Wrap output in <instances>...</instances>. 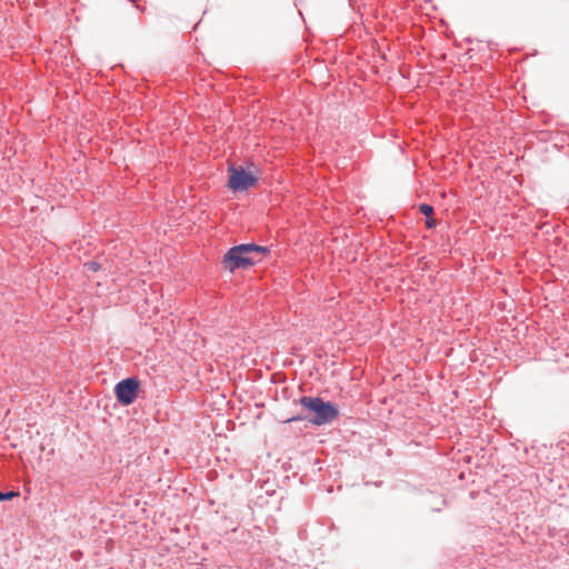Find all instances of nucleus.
<instances>
[{
    "label": "nucleus",
    "instance_id": "obj_1",
    "mask_svg": "<svg viewBox=\"0 0 569 569\" xmlns=\"http://www.w3.org/2000/svg\"><path fill=\"white\" fill-rule=\"evenodd\" d=\"M269 252L267 247L253 243L239 244L231 248L223 258V264L229 271H234L240 267H247L260 260V257Z\"/></svg>",
    "mask_w": 569,
    "mask_h": 569
},
{
    "label": "nucleus",
    "instance_id": "obj_2",
    "mask_svg": "<svg viewBox=\"0 0 569 569\" xmlns=\"http://www.w3.org/2000/svg\"><path fill=\"white\" fill-rule=\"evenodd\" d=\"M300 405L315 413V417L310 420L316 426L330 423L338 416V409L330 402H325L320 398L302 397Z\"/></svg>",
    "mask_w": 569,
    "mask_h": 569
},
{
    "label": "nucleus",
    "instance_id": "obj_3",
    "mask_svg": "<svg viewBox=\"0 0 569 569\" xmlns=\"http://www.w3.org/2000/svg\"><path fill=\"white\" fill-rule=\"evenodd\" d=\"M229 173L228 187L233 191H246L258 181L256 174L241 168L230 167Z\"/></svg>",
    "mask_w": 569,
    "mask_h": 569
},
{
    "label": "nucleus",
    "instance_id": "obj_4",
    "mask_svg": "<svg viewBox=\"0 0 569 569\" xmlns=\"http://www.w3.org/2000/svg\"><path fill=\"white\" fill-rule=\"evenodd\" d=\"M138 389L139 381L134 378H128L117 383L114 392L121 405L129 406L136 400Z\"/></svg>",
    "mask_w": 569,
    "mask_h": 569
},
{
    "label": "nucleus",
    "instance_id": "obj_5",
    "mask_svg": "<svg viewBox=\"0 0 569 569\" xmlns=\"http://www.w3.org/2000/svg\"><path fill=\"white\" fill-rule=\"evenodd\" d=\"M419 210L426 217H431V214L433 213V208L426 203L420 204Z\"/></svg>",
    "mask_w": 569,
    "mask_h": 569
},
{
    "label": "nucleus",
    "instance_id": "obj_6",
    "mask_svg": "<svg viewBox=\"0 0 569 569\" xmlns=\"http://www.w3.org/2000/svg\"><path fill=\"white\" fill-rule=\"evenodd\" d=\"M84 268L89 271L97 272L100 269V264L96 261H89L84 263Z\"/></svg>",
    "mask_w": 569,
    "mask_h": 569
},
{
    "label": "nucleus",
    "instance_id": "obj_7",
    "mask_svg": "<svg viewBox=\"0 0 569 569\" xmlns=\"http://www.w3.org/2000/svg\"><path fill=\"white\" fill-rule=\"evenodd\" d=\"M17 496H19V492H16V491H9L7 493L0 492V501L10 500V499H12L13 497H17Z\"/></svg>",
    "mask_w": 569,
    "mask_h": 569
},
{
    "label": "nucleus",
    "instance_id": "obj_8",
    "mask_svg": "<svg viewBox=\"0 0 569 569\" xmlns=\"http://www.w3.org/2000/svg\"><path fill=\"white\" fill-rule=\"evenodd\" d=\"M426 224L428 228H433L436 226V221L432 218L427 217Z\"/></svg>",
    "mask_w": 569,
    "mask_h": 569
},
{
    "label": "nucleus",
    "instance_id": "obj_9",
    "mask_svg": "<svg viewBox=\"0 0 569 569\" xmlns=\"http://www.w3.org/2000/svg\"><path fill=\"white\" fill-rule=\"evenodd\" d=\"M296 420H300V418H298V417L289 418L286 420V422H291V421H296Z\"/></svg>",
    "mask_w": 569,
    "mask_h": 569
},
{
    "label": "nucleus",
    "instance_id": "obj_10",
    "mask_svg": "<svg viewBox=\"0 0 569 569\" xmlns=\"http://www.w3.org/2000/svg\"><path fill=\"white\" fill-rule=\"evenodd\" d=\"M129 1H130V2H133V3H136V2H137V0H129Z\"/></svg>",
    "mask_w": 569,
    "mask_h": 569
}]
</instances>
